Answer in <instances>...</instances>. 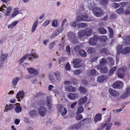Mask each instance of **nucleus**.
I'll return each instance as SVG.
<instances>
[{"label":"nucleus","mask_w":130,"mask_h":130,"mask_svg":"<svg viewBox=\"0 0 130 130\" xmlns=\"http://www.w3.org/2000/svg\"><path fill=\"white\" fill-rule=\"evenodd\" d=\"M38 57L37 55L36 54H27L23 56L20 60L19 63L20 64H21L25 60H26L29 58V60H31L32 59H34Z\"/></svg>","instance_id":"1"},{"label":"nucleus","mask_w":130,"mask_h":130,"mask_svg":"<svg viewBox=\"0 0 130 130\" xmlns=\"http://www.w3.org/2000/svg\"><path fill=\"white\" fill-rule=\"evenodd\" d=\"M76 19L78 21L89 22L92 21L91 19L89 17L88 15L85 13L80 15H78L76 17Z\"/></svg>","instance_id":"2"},{"label":"nucleus","mask_w":130,"mask_h":130,"mask_svg":"<svg viewBox=\"0 0 130 130\" xmlns=\"http://www.w3.org/2000/svg\"><path fill=\"white\" fill-rule=\"evenodd\" d=\"M57 109L61 115L64 116L67 112V110L65 108L63 107V106L61 104H58L57 106Z\"/></svg>","instance_id":"3"},{"label":"nucleus","mask_w":130,"mask_h":130,"mask_svg":"<svg viewBox=\"0 0 130 130\" xmlns=\"http://www.w3.org/2000/svg\"><path fill=\"white\" fill-rule=\"evenodd\" d=\"M93 12L96 17H99L102 15L103 11L100 8L96 7L93 9Z\"/></svg>","instance_id":"4"},{"label":"nucleus","mask_w":130,"mask_h":130,"mask_svg":"<svg viewBox=\"0 0 130 130\" xmlns=\"http://www.w3.org/2000/svg\"><path fill=\"white\" fill-rule=\"evenodd\" d=\"M3 6H2L0 7V11H2L3 12H5V11H6V15L7 16L9 15L11 12V9L12 8L11 7L7 8L5 6V5H3Z\"/></svg>","instance_id":"5"},{"label":"nucleus","mask_w":130,"mask_h":130,"mask_svg":"<svg viewBox=\"0 0 130 130\" xmlns=\"http://www.w3.org/2000/svg\"><path fill=\"white\" fill-rule=\"evenodd\" d=\"M130 94V88H127L125 91L120 96V98L122 99H125L129 96Z\"/></svg>","instance_id":"6"},{"label":"nucleus","mask_w":130,"mask_h":130,"mask_svg":"<svg viewBox=\"0 0 130 130\" xmlns=\"http://www.w3.org/2000/svg\"><path fill=\"white\" fill-rule=\"evenodd\" d=\"M38 111L40 115L43 117L45 115L47 112L46 108L44 106H41L39 108Z\"/></svg>","instance_id":"7"},{"label":"nucleus","mask_w":130,"mask_h":130,"mask_svg":"<svg viewBox=\"0 0 130 130\" xmlns=\"http://www.w3.org/2000/svg\"><path fill=\"white\" fill-rule=\"evenodd\" d=\"M82 60L79 58H76L74 59L73 61L74 67L77 68L81 67L82 64L80 62Z\"/></svg>","instance_id":"8"},{"label":"nucleus","mask_w":130,"mask_h":130,"mask_svg":"<svg viewBox=\"0 0 130 130\" xmlns=\"http://www.w3.org/2000/svg\"><path fill=\"white\" fill-rule=\"evenodd\" d=\"M125 69V68H120L118 69L117 72V75L118 77L120 78H122L124 77Z\"/></svg>","instance_id":"9"},{"label":"nucleus","mask_w":130,"mask_h":130,"mask_svg":"<svg viewBox=\"0 0 130 130\" xmlns=\"http://www.w3.org/2000/svg\"><path fill=\"white\" fill-rule=\"evenodd\" d=\"M123 87L122 82L120 81H118L115 82L113 84V87L115 88L120 89Z\"/></svg>","instance_id":"10"},{"label":"nucleus","mask_w":130,"mask_h":130,"mask_svg":"<svg viewBox=\"0 0 130 130\" xmlns=\"http://www.w3.org/2000/svg\"><path fill=\"white\" fill-rule=\"evenodd\" d=\"M27 69L28 73L30 74H33L34 75H36L39 74L38 71L32 67L27 68Z\"/></svg>","instance_id":"11"},{"label":"nucleus","mask_w":130,"mask_h":130,"mask_svg":"<svg viewBox=\"0 0 130 130\" xmlns=\"http://www.w3.org/2000/svg\"><path fill=\"white\" fill-rule=\"evenodd\" d=\"M68 37L70 39H73L72 40V42L75 44H76L78 43V41L77 40H75L74 39L75 35L72 32H69L68 34Z\"/></svg>","instance_id":"12"},{"label":"nucleus","mask_w":130,"mask_h":130,"mask_svg":"<svg viewBox=\"0 0 130 130\" xmlns=\"http://www.w3.org/2000/svg\"><path fill=\"white\" fill-rule=\"evenodd\" d=\"M123 42L125 45L130 44V35H124L123 37Z\"/></svg>","instance_id":"13"},{"label":"nucleus","mask_w":130,"mask_h":130,"mask_svg":"<svg viewBox=\"0 0 130 130\" xmlns=\"http://www.w3.org/2000/svg\"><path fill=\"white\" fill-rule=\"evenodd\" d=\"M82 121H80L77 123L74 124L71 126L70 127L71 129H78L83 124L82 123Z\"/></svg>","instance_id":"14"},{"label":"nucleus","mask_w":130,"mask_h":130,"mask_svg":"<svg viewBox=\"0 0 130 130\" xmlns=\"http://www.w3.org/2000/svg\"><path fill=\"white\" fill-rule=\"evenodd\" d=\"M109 92L110 94L113 97H117L120 94L118 92L112 89H109Z\"/></svg>","instance_id":"15"},{"label":"nucleus","mask_w":130,"mask_h":130,"mask_svg":"<svg viewBox=\"0 0 130 130\" xmlns=\"http://www.w3.org/2000/svg\"><path fill=\"white\" fill-rule=\"evenodd\" d=\"M78 95L77 93L74 94L71 93H70L68 95V98L71 100H73L78 98Z\"/></svg>","instance_id":"16"},{"label":"nucleus","mask_w":130,"mask_h":130,"mask_svg":"<svg viewBox=\"0 0 130 130\" xmlns=\"http://www.w3.org/2000/svg\"><path fill=\"white\" fill-rule=\"evenodd\" d=\"M84 30L86 36L89 37L90 36L92 32V30L91 29L89 28H87Z\"/></svg>","instance_id":"17"},{"label":"nucleus","mask_w":130,"mask_h":130,"mask_svg":"<svg viewBox=\"0 0 130 130\" xmlns=\"http://www.w3.org/2000/svg\"><path fill=\"white\" fill-rule=\"evenodd\" d=\"M107 78V76L103 75L98 77L97 78V81L99 82H102Z\"/></svg>","instance_id":"18"},{"label":"nucleus","mask_w":130,"mask_h":130,"mask_svg":"<svg viewBox=\"0 0 130 130\" xmlns=\"http://www.w3.org/2000/svg\"><path fill=\"white\" fill-rule=\"evenodd\" d=\"M65 89L68 91L70 92H75L76 91L75 88L72 86H67L65 87Z\"/></svg>","instance_id":"19"},{"label":"nucleus","mask_w":130,"mask_h":130,"mask_svg":"<svg viewBox=\"0 0 130 130\" xmlns=\"http://www.w3.org/2000/svg\"><path fill=\"white\" fill-rule=\"evenodd\" d=\"M101 114L100 113H98L96 114L95 116L94 121L95 123L101 120Z\"/></svg>","instance_id":"20"},{"label":"nucleus","mask_w":130,"mask_h":130,"mask_svg":"<svg viewBox=\"0 0 130 130\" xmlns=\"http://www.w3.org/2000/svg\"><path fill=\"white\" fill-rule=\"evenodd\" d=\"M8 55L7 54H3L2 55L0 58V62L4 63L7 59Z\"/></svg>","instance_id":"21"},{"label":"nucleus","mask_w":130,"mask_h":130,"mask_svg":"<svg viewBox=\"0 0 130 130\" xmlns=\"http://www.w3.org/2000/svg\"><path fill=\"white\" fill-rule=\"evenodd\" d=\"M78 53L80 55L83 57H86L87 55V54L86 52L82 49L79 50Z\"/></svg>","instance_id":"22"},{"label":"nucleus","mask_w":130,"mask_h":130,"mask_svg":"<svg viewBox=\"0 0 130 130\" xmlns=\"http://www.w3.org/2000/svg\"><path fill=\"white\" fill-rule=\"evenodd\" d=\"M24 92L23 91H21L19 92L17 95V99L21 98L22 99L23 98L24 95Z\"/></svg>","instance_id":"23"},{"label":"nucleus","mask_w":130,"mask_h":130,"mask_svg":"<svg viewBox=\"0 0 130 130\" xmlns=\"http://www.w3.org/2000/svg\"><path fill=\"white\" fill-rule=\"evenodd\" d=\"M84 30H80L78 33V37L79 38H82L85 35Z\"/></svg>","instance_id":"24"},{"label":"nucleus","mask_w":130,"mask_h":130,"mask_svg":"<svg viewBox=\"0 0 130 130\" xmlns=\"http://www.w3.org/2000/svg\"><path fill=\"white\" fill-rule=\"evenodd\" d=\"M87 99V98L86 96L82 98L78 101V103L80 105L83 104L86 101Z\"/></svg>","instance_id":"25"},{"label":"nucleus","mask_w":130,"mask_h":130,"mask_svg":"<svg viewBox=\"0 0 130 130\" xmlns=\"http://www.w3.org/2000/svg\"><path fill=\"white\" fill-rule=\"evenodd\" d=\"M17 104L18 105L15 108V111L18 113L20 112L22 110V108L20 106V104L18 103Z\"/></svg>","instance_id":"26"},{"label":"nucleus","mask_w":130,"mask_h":130,"mask_svg":"<svg viewBox=\"0 0 130 130\" xmlns=\"http://www.w3.org/2000/svg\"><path fill=\"white\" fill-rule=\"evenodd\" d=\"M54 75L56 78L58 80H60L61 79V76L60 73L58 72H56L54 73Z\"/></svg>","instance_id":"27"},{"label":"nucleus","mask_w":130,"mask_h":130,"mask_svg":"<svg viewBox=\"0 0 130 130\" xmlns=\"http://www.w3.org/2000/svg\"><path fill=\"white\" fill-rule=\"evenodd\" d=\"M87 23H82L78 24L77 25V27L78 28H84L88 26Z\"/></svg>","instance_id":"28"},{"label":"nucleus","mask_w":130,"mask_h":130,"mask_svg":"<svg viewBox=\"0 0 130 130\" xmlns=\"http://www.w3.org/2000/svg\"><path fill=\"white\" fill-rule=\"evenodd\" d=\"M130 51V48L129 47L124 48L121 51L123 54H126L129 53Z\"/></svg>","instance_id":"29"},{"label":"nucleus","mask_w":130,"mask_h":130,"mask_svg":"<svg viewBox=\"0 0 130 130\" xmlns=\"http://www.w3.org/2000/svg\"><path fill=\"white\" fill-rule=\"evenodd\" d=\"M38 23V21L37 20H36L34 22L32 27L31 29V31L32 32H34L35 30L36 27Z\"/></svg>","instance_id":"30"},{"label":"nucleus","mask_w":130,"mask_h":130,"mask_svg":"<svg viewBox=\"0 0 130 130\" xmlns=\"http://www.w3.org/2000/svg\"><path fill=\"white\" fill-rule=\"evenodd\" d=\"M81 121H82V123L86 124L90 123L92 121V119L90 118H88L85 119Z\"/></svg>","instance_id":"31"},{"label":"nucleus","mask_w":130,"mask_h":130,"mask_svg":"<svg viewBox=\"0 0 130 130\" xmlns=\"http://www.w3.org/2000/svg\"><path fill=\"white\" fill-rule=\"evenodd\" d=\"M20 78L16 77L14 78L12 81V84L14 86H15L17 84Z\"/></svg>","instance_id":"32"},{"label":"nucleus","mask_w":130,"mask_h":130,"mask_svg":"<svg viewBox=\"0 0 130 130\" xmlns=\"http://www.w3.org/2000/svg\"><path fill=\"white\" fill-rule=\"evenodd\" d=\"M87 52L88 53L93 54L96 52L95 49L93 47H90L87 50Z\"/></svg>","instance_id":"33"},{"label":"nucleus","mask_w":130,"mask_h":130,"mask_svg":"<svg viewBox=\"0 0 130 130\" xmlns=\"http://www.w3.org/2000/svg\"><path fill=\"white\" fill-rule=\"evenodd\" d=\"M124 9L122 8H120L117 9L116 11V12L119 14H122L124 13Z\"/></svg>","instance_id":"34"},{"label":"nucleus","mask_w":130,"mask_h":130,"mask_svg":"<svg viewBox=\"0 0 130 130\" xmlns=\"http://www.w3.org/2000/svg\"><path fill=\"white\" fill-rule=\"evenodd\" d=\"M122 47V45H119L117 46L116 50L117 54L119 55L121 53V52L122 51H121Z\"/></svg>","instance_id":"35"},{"label":"nucleus","mask_w":130,"mask_h":130,"mask_svg":"<svg viewBox=\"0 0 130 130\" xmlns=\"http://www.w3.org/2000/svg\"><path fill=\"white\" fill-rule=\"evenodd\" d=\"M90 74L91 75L95 76L98 74V73L94 69L91 70L90 71Z\"/></svg>","instance_id":"36"},{"label":"nucleus","mask_w":130,"mask_h":130,"mask_svg":"<svg viewBox=\"0 0 130 130\" xmlns=\"http://www.w3.org/2000/svg\"><path fill=\"white\" fill-rule=\"evenodd\" d=\"M108 60L109 62V63L110 66V68L112 67V66L114 65V61H113L112 59V58H108Z\"/></svg>","instance_id":"37"},{"label":"nucleus","mask_w":130,"mask_h":130,"mask_svg":"<svg viewBox=\"0 0 130 130\" xmlns=\"http://www.w3.org/2000/svg\"><path fill=\"white\" fill-rule=\"evenodd\" d=\"M107 68L105 67H103L101 68L100 70V72L102 73H105L107 72Z\"/></svg>","instance_id":"38"},{"label":"nucleus","mask_w":130,"mask_h":130,"mask_svg":"<svg viewBox=\"0 0 130 130\" xmlns=\"http://www.w3.org/2000/svg\"><path fill=\"white\" fill-rule=\"evenodd\" d=\"M116 69L117 67H114L112 68L110 70V72L108 73V75L109 76L113 74L115 71L116 70Z\"/></svg>","instance_id":"39"},{"label":"nucleus","mask_w":130,"mask_h":130,"mask_svg":"<svg viewBox=\"0 0 130 130\" xmlns=\"http://www.w3.org/2000/svg\"><path fill=\"white\" fill-rule=\"evenodd\" d=\"M99 32L102 34H105L106 32V30L103 28L100 27L98 28Z\"/></svg>","instance_id":"40"},{"label":"nucleus","mask_w":130,"mask_h":130,"mask_svg":"<svg viewBox=\"0 0 130 130\" xmlns=\"http://www.w3.org/2000/svg\"><path fill=\"white\" fill-rule=\"evenodd\" d=\"M89 44L91 45H94L96 44V42L93 38L90 39L89 41Z\"/></svg>","instance_id":"41"},{"label":"nucleus","mask_w":130,"mask_h":130,"mask_svg":"<svg viewBox=\"0 0 130 130\" xmlns=\"http://www.w3.org/2000/svg\"><path fill=\"white\" fill-rule=\"evenodd\" d=\"M106 59L104 58H102L100 63V64L101 66H104L106 63Z\"/></svg>","instance_id":"42"},{"label":"nucleus","mask_w":130,"mask_h":130,"mask_svg":"<svg viewBox=\"0 0 130 130\" xmlns=\"http://www.w3.org/2000/svg\"><path fill=\"white\" fill-rule=\"evenodd\" d=\"M105 124L106 126V130H109L111 128L112 125V124L111 123H110L106 124Z\"/></svg>","instance_id":"43"},{"label":"nucleus","mask_w":130,"mask_h":130,"mask_svg":"<svg viewBox=\"0 0 130 130\" xmlns=\"http://www.w3.org/2000/svg\"><path fill=\"white\" fill-rule=\"evenodd\" d=\"M108 29L110 33L109 37L112 38L113 35V31L112 29L110 27H108Z\"/></svg>","instance_id":"44"},{"label":"nucleus","mask_w":130,"mask_h":130,"mask_svg":"<svg viewBox=\"0 0 130 130\" xmlns=\"http://www.w3.org/2000/svg\"><path fill=\"white\" fill-rule=\"evenodd\" d=\"M79 90L81 92L83 93H85L86 91V89L83 86L80 87L79 88Z\"/></svg>","instance_id":"45"},{"label":"nucleus","mask_w":130,"mask_h":130,"mask_svg":"<svg viewBox=\"0 0 130 130\" xmlns=\"http://www.w3.org/2000/svg\"><path fill=\"white\" fill-rule=\"evenodd\" d=\"M108 51V50L106 48H103L100 50V52L101 53L104 54L105 55L107 54V53Z\"/></svg>","instance_id":"46"},{"label":"nucleus","mask_w":130,"mask_h":130,"mask_svg":"<svg viewBox=\"0 0 130 130\" xmlns=\"http://www.w3.org/2000/svg\"><path fill=\"white\" fill-rule=\"evenodd\" d=\"M19 13L18 9L15 8L14 10V12L12 15V17H13L17 15Z\"/></svg>","instance_id":"47"},{"label":"nucleus","mask_w":130,"mask_h":130,"mask_svg":"<svg viewBox=\"0 0 130 130\" xmlns=\"http://www.w3.org/2000/svg\"><path fill=\"white\" fill-rule=\"evenodd\" d=\"M100 40L101 41H105L107 39V37L105 36H102L99 37Z\"/></svg>","instance_id":"48"},{"label":"nucleus","mask_w":130,"mask_h":130,"mask_svg":"<svg viewBox=\"0 0 130 130\" xmlns=\"http://www.w3.org/2000/svg\"><path fill=\"white\" fill-rule=\"evenodd\" d=\"M84 109L83 107L82 106L79 107L77 109V113L79 114L81 113L83 111Z\"/></svg>","instance_id":"49"},{"label":"nucleus","mask_w":130,"mask_h":130,"mask_svg":"<svg viewBox=\"0 0 130 130\" xmlns=\"http://www.w3.org/2000/svg\"><path fill=\"white\" fill-rule=\"evenodd\" d=\"M82 72V71L80 70H77L74 72V73L75 75H79Z\"/></svg>","instance_id":"50"},{"label":"nucleus","mask_w":130,"mask_h":130,"mask_svg":"<svg viewBox=\"0 0 130 130\" xmlns=\"http://www.w3.org/2000/svg\"><path fill=\"white\" fill-rule=\"evenodd\" d=\"M83 48V47L82 45H79L75 46L74 48V49L75 51L76 52L77 51L79 48Z\"/></svg>","instance_id":"51"},{"label":"nucleus","mask_w":130,"mask_h":130,"mask_svg":"<svg viewBox=\"0 0 130 130\" xmlns=\"http://www.w3.org/2000/svg\"><path fill=\"white\" fill-rule=\"evenodd\" d=\"M78 21L76 20V21H74L73 22H71L70 23V25L71 27H75L76 25V23Z\"/></svg>","instance_id":"52"},{"label":"nucleus","mask_w":130,"mask_h":130,"mask_svg":"<svg viewBox=\"0 0 130 130\" xmlns=\"http://www.w3.org/2000/svg\"><path fill=\"white\" fill-rule=\"evenodd\" d=\"M113 125L118 127H120L121 126V124L120 122L117 121H115L113 123Z\"/></svg>","instance_id":"53"},{"label":"nucleus","mask_w":130,"mask_h":130,"mask_svg":"<svg viewBox=\"0 0 130 130\" xmlns=\"http://www.w3.org/2000/svg\"><path fill=\"white\" fill-rule=\"evenodd\" d=\"M99 56H94L90 60V61L91 62H93L99 58Z\"/></svg>","instance_id":"54"},{"label":"nucleus","mask_w":130,"mask_h":130,"mask_svg":"<svg viewBox=\"0 0 130 130\" xmlns=\"http://www.w3.org/2000/svg\"><path fill=\"white\" fill-rule=\"evenodd\" d=\"M56 41H54L52 42L49 45V48L50 49L53 48L55 44Z\"/></svg>","instance_id":"55"},{"label":"nucleus","mask_w":130,"mask_h":130,"mask_svg":"<svg viewBox=\"0 0 130 130\" xmlns=\"http://www.w3.org/2000/svg\"><path fill=\"white\" fill-rule=\"evenodd\" d=\"M117 17L116 14L115 13H113L111 14L109 17L111 20H113L116 18Z\"/></svg>","instance_id":"56"},{"label":"nucleus","mask_w":130,"mask_h":130,"mask_svg":"<svg viewBox=\"0 0 130 130\" xmlns=\"http://www.w3.org/2000/svg\"><path fill=\"white\" fill-rule=\"evenodd\" d=\"M57 22L56 20H54L52 23V26L55 27H57Z\"/></svg>","instance_id":"57"},{"label":"nucleus","mask_w":130,"mask_h":130,"mask_svg":"<svg viewBox=\"0 0 130 130\" xmlns=\"http://www.w3.org/2000/svg\"><path fill=\"white\" fill-rule=\"evenodd\" d=\"M120 4L123 7L125 6L126 5H127L128 7H130V5H128V4H127L125 2H122L120 3Z\"/></svg>","instance_id":"58"},{"label":"nucleus","mask_w":130,"mask_h":130,"mask_svg":"<svg viewBox=\"0 0 130 130\" xmlns=\"http://www.w3.org/2000/svg\"><path fill=\"white\" fill-rule=\"evenodd\" d=\"M112 6L113 8H118L120 6V4L118 3H114L112 4Z\"/></svg>","instance_id":"59"},{"label":"nucleus","mask_w":130,"mask_h":130,"mask_svg":"<svg viewBox=\"0 0 130 130\" xmlns=\"http://www.w3.org/2000/svg\"><path fill=\"white\" fill-rule=\"evenodd\" d=\"M83 118V116L81 115H78L76 117V119L77 120H79Z\"/></svg>","instance_id":"60"},{"label":"nucleus","mask_w":130,"mask_h":130,"mask_svg":"<svg viewBox=\"0 0 130 130\" xmlns=\"http://www.w3.org/2000/svg\"><path fill=\"white\" fill-rule=\"evenodd\" d=\"M50 22V21L48 20H45L43 24V26H45L47 25Z\"/></svg>","instance_id":"61"},{"label":"nucleus","mask_w":130,"mask_h":130,"mask_svg":"<svg viewBox=\"0 0 130 130\" xmlns=\"http://www.w3.org/2000/svg\"><path fill=\"white\" fill-rule=\"evenodd\" d=\"M36 111L33 110H31L29 113V115L30 116H31L35 115L36 113Z\"/></svg>","instance_id":"62"},{"label":"nucleus","mask_w":130,"mask_h":130,"mask_svg":"<svg viewBox=\"0 0 130 130\" xmlns=\"http://www.w3.org/2000/svg\"><path fill=\"white\" fill-rule=\"evenodd\" d=\"M66 51L67 54L68 55H70V48L69 46H67L66 47Z\"/></svg>","instance_id":"63"},{"label":"nucleus","mask_w":130,"mask_h":130,"mask_svg":"<svg viewBox=\"0 0 130 130\" xmlns=\"http://www.w3.org/2000/svg\"><path fill=\"white\" fill-rule=\"evenodd\" d=\"M72 83V82L71 81L67 80L65 82L64 84L66 86H67L71 85Z\"/></svg>","instance_id":"64"}]
</instances>
